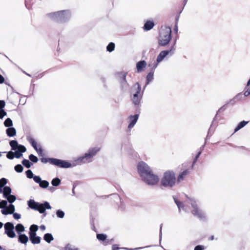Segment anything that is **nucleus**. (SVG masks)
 Here are the masks:
<instances>
[{
	"label": "nucleus",
	"mask_w": 250,
	"mask_h": 250,
	"mask_svg": "<svg viewBox=\"0 0 250 250\" xmlns=\"http://www.w3.org/2000/svg\"><path fill=\"white\" fill-rule=\"evenodd\" d=\"M4 82V79L3 77L0 74V83H2Z\"/></svg>",
	"instance_id": "obj_61"
},
{
	"label": "nucleus",
	"mask_w": 250,
	"mask_h": 250,
	"mask_svg": "<svg viewBox=\"0 0 250 250\" xmlns=\"http://www.w3.org/2000/svg\"><path fill=\"white\" fill-rule=\"evenodd\" d=\"M226 109V108L225 107V105H223V106H222L221 107H220L219 109V110L217 112V113L215 115V117H214V118L213 119V120L212 121L211 125V126H210V128H209V129L208 130V134H209V132L211 131V127L213 125L214 122H215V120L216 119L218 113L219 112H222V111H224Z\"/></svg>",
	"instance_id": "obj_22"
},
{
	"label": "nucleus",
	"mask_w": 250,
	"mask_h": 250,
	"mask_svg": "<svg viewBox=\"0 0 250 250\" xmlns=\"http://www.w3.org/2000/svg\"><path fill=\"white\" fill-rule=\"evenodd\" d=\"M182 12V11H181L179 13V14L177 15V16L175 18V24H178V21H179V17H180V14Z\"/></svg>",
	"instance_id": "obj_59"
},
{
	"label": "nucleus",
	"mask_w": 250,
	"mask_h": 250,
	"mask_svg": "<svg viewBox=\"0 0 250 250\" xmlns=\"http://www.w3.org/2000/svg\"><path fill=\"white\" fill-rule=\"evenodd\" d=\"M139 118V114H135L134 115H131L129 118L130 120V122L128 125V127L129 128H132L136 124Z\"/></svg>",
	"instance_id": "obj_16"
},
{
	"label": "nucleus",
	"mask_w": 250,
	"mask_h": 250,
	"mask_svg": "<svg viewBox=\"0 0 250 250\" xmlns=\"http://www.w3.org/2000/svg\"><path fill=\"white\" fill-rule=\"evenodd\" d=\"M248 123V122L243 121L240 122L237 126L234 129V132H237L238 130H239L240 129L244 127L246 125H247Z\"/></svg>",
	"instance_id": "obj_26"
},
{
	"label": "nucleus",
	"mask_w": 250,
	"mask_h": 250,
	"mask_svg": "<svg viewBox=\"0 0 250 250\" xmlns=\"http://www.w3.org/2000/svg\"><path fill=\"white\" fill-rule=\"evenodd\" d=\"M29 159L31 162L33 163H37L38 161V157L32 154L29 155Z\"/></svg>",
	"instance_id": "obj_41"
},
{
	"label": "nucleus",
	"mask_w": 250,
	"mask_h": 250,
	"mask_svg": "<svg viewBox=\"0 0 250 250\" xmlns=\"http://www.w3.org/2000/svg\"><path fill=\"white\" fill-rule=\"evenodd\" d=\"M9 145L12 150H15L14 156L16 158H20L22 156V153L26 150V147L18 144L16 140H12L9 142Z\"/></svg>",
	"instance_id": "obj_8"
},
{
	"label": "nucleus",
	"mask_w": 250,
	"mask_h": 250,
	"mask_svg": "<svg viewBox=\"0 0 250 250\" xmlns=\"http://www.w3.org/2000/svg\"><path fill=\"white\" fill-rule=\"evenodd\" d=\"M27 141L30 143L32 147L35 149V150L37 151L38 155L40 156H42L43 154V150L41 147H40L39 148L37 147V143L35 141V140L32 138L31 137L28 136L27 137Z\"/></svg>",
	"instance_id": "obj_13"
},
{
	"label": "nucleus",
	"mask_w": 250,
	"mask_h": 250,
	"mask_svg": "<svg viewBox=\"0 0 250 250\" xmlns=\"http://www.w3.org/2000/svg\"><path fill=\"white\" fill-rule=\"evenodd\" d=\"M12 192L11 188L9 186H5L3 190V196L4 198H7V196L10 195Z\"/></svg>",
	"instance_id": "obj_23"
},
{
	"label": "nucleus",
	"mask_w": 250,
	"mask_h": 250,
	"mask_svg": "<svg viewBox=\"0 0 250 250\" xmlns=\"http://www.w3.org/2000/svg\"><path fill=\"white\" fill-rule=\"evenodd\" d=\"M189 173V171L187 169L183 171L181 173H180L177 178V182H180L183 181L185 176L187 175Z\"/></svg>",
	"instance_id": "obj_25"
},
{
	"label": "nucleus",
	"mask_w": 250,
	"mask_h": 250,
	"mask_svg": "<svg viewBox=\"0 0 250 250\" xmlns=\"http://www.w3.org/2000/svg\"><path fill=\"white\" fill-rule=\"evenodd\" d=\"M201 151H199L197 154L196 155V156H195V158L193 160V163H192V167H193L194 166V165H195V164L196 163L197 159H198V158L199 157L200 155H201Z\"/></svg>",
	"instance_id": "obj_48"
},
{
	"label": "nucleus",
	"mask_w": 250,
	"mask_h": 250,
	"mask_svg": "<svg viewBox=\"0 0 250 250\" xmlns=\"http://www.w3.org/2000/svg\"><path fill=\"white\" fill-rule=\"evenodd\" d=\"M107 236L103 233L97 234V238L101 241H104L106 239Z\"/></svg>",
	"instance_id": "obj_36"
},
{
	"label": "nucleus",
	"mask_w": 250,
	"mask_h": 250,
	"mask_svg": "<svg viewBox=\"0 0 250 250\" xmlns=\"http://www.w3.org/2000/svg\"><path fill=\"white\" fill-rule=\"evenodd\" d=\"M29 239H31L33 237L36 236V231L38 229V226L36 225H32L30 227Z\"/></svg>",
	"instance_id": "obj_15"
},
{
	"label": "nucleus",
	"mask_w": 250,
	"mask_h": 250,
	"mask_svg": "<svg viewBox=\"0 0 250 250\" xmlns=\"http://www.w3.org/2000/svg\"><path fill=\"white\" fill-rule=\"evenodd\" d=\"M43 239L47 243H50L52 240H53L54 238L51 233H47L44 235Z\"/></svg>",
	"instance_id": "obj_27"
},
{
	"label": "nucleus",
	"mask_w": 250,
	"mask_h": 250,
	"mask_svg": "<svg viewBox=\"0 0 250 250\" xmlns=\"http://www.w3.org/2000/svg\"><path fill=\"white\" fill-rule=\"evenodd\" d=\"M34 181L36 183L39 184L42 181V179L39 176L34 175L33 177Z\"/></svg>",
	"instance_id": "obj_47"
},
{
	"label": "nucleus",
	"mask_w": 250,
	"mask_h": 250,
	"mask_svg": "<svg viewBox=\"0 0 250 250\" xmlns=\"http://www.w3.org/2000/svg\"><path fill=\"white\" fill-rule=\"evenodd\" d=\"M101 148L99 147H90L87 152L85 153L83 156L79 157L77 161L79 164H82L86 163H90L92 161V158L96 156Z\"/></svg>",
	"instance_id": "obj_3"
},
{
	"label": "nucleus",
	"mask_w": 250,
	"mask_h": 250,
	"mask_svg": "<svg viewBox=\"0 0 250 250\" xmlns=\"http://www.w3.org/2000/svg\"><path fill=\"white\" fill-rule=\"evenodd\" d=\"M159 63V62H158L156 61V62H154L152 63H149L148 66L149 67H151L150 71L154 72Z\"/></svg>",
	"instance_id": "obj_37"
},
{
	"label": "nucleus",
	"mask_w": 250,
	"mask_h": 250,
	"mask_svg": "<svg viewBox=\"0 0 250 250\" xmlns=\"http://www.w3.org/2000/svg\"><path fill=\"white\" fill-rule=\"evenodd\" d=\"M173 198L175 203L176 204V205L177 206V207L178 208L179 211L180 212L182 209L186 211V209L185 208V206L183 205V203L182 202H181V201L178 200L177 199H176L174 196H173Z\"/></svg>",
	"instance_id": "obj_20"
},
{
	"label": "nucleus",
	"mask_w": 250,
	"mask_h": 250,
	"mask_svg": "<svg viewBox=\"0 0 250 250\" xmlns=\"http://www.w3.org/2000/svg\"><path fill=\"white\" fill-rule=\"evenodd\" d=\"M5 233L10 238H14L16 234L14 231V224L11 222H7L4 224Z\"/></svg>",
	"instance_id": "obj_11"
},
{
	"label": "nucleus",
	"mask_w": 250,
	"mask_h": 250,
	"mask_svg": "<svg viewBox=\"0 0 250 250\" xmlns=\"http://www.w3.org/2000/svg\"><path fill=\"white\" fill-rule=\"evenodd\" d=\"M4 125L5 127H11L13 125V122L12 120L8 118L4 122Z\"/></svg>",
	"instance_id": "obj_31"
},
{
	"label": "nucleus",
	"mask_w": 250,
	"mask_h": 250,
	"mask_svg": "<svg viewBox=\"0 0 250 250\" xmlns=\"http://www.w3.org/2000/svg\"><path fill=\"white\" fill-rule=\"evenodd\" d=\"M192 208L191 212L192 214L201 221H205L206 219V213L201 209L198 206L197 201L194 198L188 197Z\"/></svg>",
	"instance_id": "obj_6"
},
{
	"label": "nucleus",
	"mask_w": 250,
	"mask_h": 250,
	"mask_svg": "<svg viewBox=\"0 0 250 250\" xmlns=\"http://www.w3.org/2000/svg\"><path fill=\"white\" fill-rule=\"evenodd\" d=\"M235 102V99H234V97L233 99H230L229 100V101L228 103H227V104H229V103H230L231 104H234Z\"/></svg>",
	"instance_id": "obj_62"
},
{
	"label": "nucleus",
	"mask_w": 250,
	"mask_h": 250,
	"mask_svg": "<svg viewBox=\"0 0 250 250\" xmlns=\"http://www.w3.org/2000/svg\"><path fill=\"white\" fill-rule=\"evenodd\" d=\"M13 215V217L16 220H18L19 219L21 218V214L18 213H16V212H14L13 213H12Z\"/></svg>",
	"instance_id": "obj_52"
},
{
	"label": "nucleus",
	"mask_w": 250,
	"mask_h": 250,
	"mask_svg": "<svg viewBox=\"0 0 250 250\" xmlns=\"http://www.w3.org/2000/svg\"><path fill=\"white\" fill-rule=\"evenodd\" d=\"M7 180L5 178H2L0 179V186H2V187H4L5 185L7 184Z\"/></svg>",
	"instance_id": "obj_45"
},
{
	"label": "nucleus",
	"mask_w": 250,
	"mask_h": 250,
	"mask_svg": "<svg viewBox=\"0 0 250 250\" xmlns=\"http://www.w3.org/2000/svg\"><path fill=\"white\" fill-rule=\"evenodd\" d=\"M9 209V212L10 213V214H11L12 213H13L15 210V208L14 205H13L12 204H10L8 207Z\"/></svg>",
	"instance_id": "obj_43"
},
{
	"label": "nucleus",
	"mask_w": 250,
	"mask_h": 250,
	"mask_svg": "<svg viewBox=\"0 0 250 250\" xmlns=\"http://www.w3.org/2000/svg\"><path fill=\"white\" fill-rule=\"evenodd\" d=\"M171 29L170 27H165L161 30L159 39V45L162 46L167 45L171 40Z\"/></svg>",
	"instance_id": "obj_4"
},
{
	"label": "nucleus",
	"mask_w": 250,
	"mask_h": 250,
	"mask_svg": "<svg viewBox=\"0 0 250 250\" xmlns=\"http://www.w3.org/2000/svg\"><path fill=\"white\" fill-rule=\"evenodd\" d=\"M18 241L22 244H25L28 241V238L25 234L21 233L19 234Z\"/></svg>",
	"instance_id": "obj_19"
},
{
	"label": "nucleus",
	"mask_w": 250,
	"mask_h": 250,
	"mask_svg": "<svg viewBox=\"0 0 250 250\" xmlns=\"http://www.w3.org/2000/svg\"><path fill=\"white\" fill-rule=\"evenodd\" d=\"M134 87L137 86V90L136 92L133 94L132 98V103L138 106H140L141 100L142 99V95L140 94L141 90V86L139 83H136L134 85Z\"/></svg>",
	"instance_id": "obj_9"
},
{
	"label": "nucleus",
	"mask_w": 250,
	"mask_h": 250,
	"mask_svg": "<svg viewBox=\"0 0 250 250\" xmlns=\"http://www.w3.org/2000/svg\"><path fill=\"white\" fill-rule=\"evenodd\" d=\"M7 199L8 201L10 203L12 204L13 202L15 201L16 200V197L14 195L10 194L7 196V198H5Z\"/></svg>",
	"instance_id": "obj_35"
},
{
	"label": "nucleus",
	"mask_w": 250,
	"mask_h": 250,
	"mask_svg": "<svg viewBox=\"0 0 250 250\" xmlns=\"http://www.w3.org/2000/svg\"><path fill=\"white\" fill-rule=\"evenodd\" d=\"M247 87L248 86H246L245 88L247 89L244 91V95L245 97H248V96H249L250 95V87L247 88Z\"/></svg>",
	"instance_id": "obj_50"
},
{
	"label": "nucleus",
	"mask_w": 250,
	"mask_h": 250,
	"mask_svg": "<svg viewBox=\"0 0 250 250\" xmlns=\"http://www.w3.org/2000/svg\"><path fill=\"white\" fill-rule=\"evenodd\" d=\"M46 16L54 22L65 23L70 20L71 13L69 10H63L47 13Z\"/></svg>",
	"instance_id": "obj_2"
},
{
	"label": "nucleus",
	"mask_w": 250,
	"mask_h": 250,
	"mask_svg": "<svg viewBox=\"0 0 250 250\" xmlns=\"http://www.w3.org/2000/svg\"><path fill=\"white\" fill-rule=\"evenodd\" d=\"M154 73V72L150 70V72L147 75L146 83L144 88L147 84L149 83L150 82H151L153 80Z\"/></svg>",
	"instance_id": "obj_24"
},
{
	"label": "nucleus",
	"mask_w": 250,
	"mask_h": 250,
	"mask_svg": "<svg viewBox=\"0 0 250 250\" xmlns=\"http://www.w3.org/2000/svg\"><path fill=\"white\" fill-rule=\"evenodd\" d=\"M111 196L113 197V198L116 200V201H118L119 200L120 201H121V198L119 196V195L118 194H111Z\"/></svg>",
	"instance_id": "obj_51"
},
{
	"label": "nucleus",
	"mask_w": 250,
	"mask_h": 250,
	"mask_svg": "<svg viewBox=\"0 0 250 250\" xmlns=\"http://www.w3.org/2000/svg\"><path fill=\"white\" fill-rule=\"evenodd\" d=\"M65 213L61 209H58L56 211V215L59 218H63L64 216Z\"/></svg>",
	"instance_id": "obj_39"
},
{
	"label": "nucleus",
	"mask_w": 250,
	"mask_h": 250,
	"mask_svg": "<svg viewBox=\"0 0 250 250\" xmlns=\"http://www.w3.org/2000/svg\"><path fill=\"white\" fill-rule=\"evenodd\" d=\"M26 176L29 179H32L34 177V175L33 174L32 171L30 169H28L25 172Z\"/></svg>",
	"instance_id": "obj_42"
},
{
	"label": "nucleus",
	"mask_w": 250,
	"mask_h": 250,
	"mask_svg": "<svg viewBox=\"0 0 250 250\" xmlns=\"http://www.w3.org/2000/svg\"><path fill=\"white\" fill-rule=\"evenodd\" d=\"M14 169L16 172L21 173L23 171V167L21 164H18L15 166Z\"/></svg>",
	"instance_id": "obj_38"
},
{
	"label": "nucleus",
	"mask_w": 250,
	"mask_h": 250,
	"mask_svg": "<svg viewBox=\"0 0 250 250\" xmlns=\"http://www.w3.org/2000/svg\"><path fill=\"white\" fill-rule=\"evenodd\" d=\"M61 180L59 178L56 177L52 180L51 184L54 187H57L61 184Z\"/></svg>",
	"instance_id": "obj_30"
},
{
	"label": "nucleus",
	"mask_w": 250,
	"mask_h": 250,
	"mask_svg": "<svg viewBox=\"0 0 250 250\" xmlns=\"http://www.w3.org/2000/svg\"><path fill=\"white\" fill-rule=\"evenodd\" d=\"M7 135L9 137H13L16 134V130L14 127H8L6 130Z\"/></svg>",
	"instance_id": "obj_21"
},
{
	"label": "nucleus",
	"mask_w": 250,
	"mask_h": 250,
	"mask_svg": "<svg viewBox=\"0 0 250 250\" xmlns=\"http://www.w3.org/2000/svg\"><path fill=\"white\" fill-rule=\"evenodd\" d=\"M120 249V248L118 247L117 245H113L112 250H119Z\"/></svg>",
	"instance_id": "obj_60"
},
{
	"label": "nucleus",
	"mask_w": 250,
	"mask_h": 250,
	"mask_svg": "<svg viewBox=\"0 0 250 250\" xmlns=\"http://www.w3.org/2000/svg\"><path fill=\"white\" fill-rule=\"evenodd\" d=\"M22 164L26 168H30L31 166L32 165V164L31 162L29 161V160L27 159H24L22 162Z\"/></svg>",
	"instance_id": "obj_29"
},
{
	"label": "nucleus",
	"mask_w": 250,
	"mask_h": 250,
	"mask_svg": "<svg viewBox=\"0 0 250 250\" xmlns=\"http://www.w3.org/2000/svg\"><path fill=\"white\" fill-rule=\"evenodd\" d=\"M127 74V73L125 72H121L118 74L120 78V83L123 89H126L128 87L129 85L126 80Z\"/></svg>",
	"instance_id": "obj_12"
},
{
	"label": "nucleus",
	"mask_w": 250,
	"mask_h": 250,
	"mask_svg": "<svg viewBox=\"0 0 250 250\" xmlns=\"http://www.w3.org/2000/svg\"><path fill=\"white\" fill-rule=\"evenodd\" d=\"M5 105V102L3 100H0V110L3 109Z\"/></svg>",
	"instance_id": "obj_55"
},
{
	"label": "nucleus",
	"mask_w": 250,
	"mask_h": 250,
	"mask_svg": "<svg viewBox=\"0 0 250 250\" xmlns=\"http://www.w3.org/2000/svg\"><path fill=\"white\" fill-rule=\"evenodd\" d=\"M28 207L35 210L38 209V208L41 206V203L35 201L33 199H30L27 202Z\"/></svg>",
	"instance_id": "obj_14"
},
{
	"label": "nucleus",
	"mask_w": 250,
	"mask_h": 250,
	"mask_svg": "<svg viewBox=\"0 0 250 250\" xmlns=\"http://www.w3.org/2000/svg\"><path fill=\"white\" fill-rule=\"evenodd\" d=\"M205 247L202 245H197L195 248L194 250H204Z\"/></svg>",
	"instance_id": "obj_54"
},
{
	"label": "nucleus",
	"mask_w": 250,
	"mask_h": 250,
	"mask_svg": "<svg viewBox=\"0 0 250 250\" xmlns=\"http://www.w3.org/2000/svg\"><path fill=\"white\" fill-rule=\"evenodd\" d=\"M41 237L38 236L33 237L31 239H30L32 243L33 244H39L41 242Z\"/></svg>",
	"instance_id": "obj_33"
},
{
	"label": "nucleus",
	"mask_w": 250,
	"mask_h": 250,
	"mask_svg": "<svg viewBox=\"0 0 250 250\" xmlns=\"http://www.w3.org/2000/svg\"><path fill=\"white\" fill-rule=\"evenodd\" d=\"M175 182L176 178L174 173L173 171H167L164 173L161 184L165 187L171 188L175 185Z\"/></svg>",
	"instance_id": "obj_7"
},
{
	"label": "nucleus",
	"mask_w": 250,
	"mask_h": 250,
	"mask_svg": "<svg viewBox=\"0 0 250 250\" xmlns=\"http://www.w3.org/2000/svg\"><path fill=\"white\" fill-rule=\"evenodd\" d=\"M174 31L175 33H177L178 32V24H175L174 27Z\"/></svg>",
	"instance_id": "obj_63"
},
{
	"label": "nucleus",
	"mask_w": 250,
	"mask_h": 250,
	"mask_svg": "<svg viewBox=\"0 0 250 250\" xmlns=\"http://www.w3.org/2000/svg\"><path fill=\"white\" fill-rule=\"evenodd\" d=\"M147 64L145 61L143 60L138 62L136 63V68L138 72H140L144 70Z\"/></svg>",
	"instance_id": "obj_17"
},
{
	"label": "nucleus",
	"mask_w": 250,
	"mask_h": 250,
	"mask_svg": "<svg viewBox=\"0 0 250 250\" xmlns=\"http://www.w3.org/2000/svg\"><path fill=\"white\" fill-rule=\"evenodd\" d=\"M36 210L38 211L40 213H44L45 212L44 208L42 206H40Z\"/></svg>",
	"instance_id": "obj_49"
},
{
	"label": "nucleus",
	"mask_w": 250,
	"mask_h": 250,
	"mask_svg": "<svg viewBox=\"0 0 250 250\" xmlns=\"http://www.w3.org/2000/svg\"><path fill=\"white\" fill-rule=\"evenodd\" d=\"M155 24L152 21H147L144 24L143 29L145 31H149L153 28Z\"/></svg>",
	"instance_id": "obj_18"
},
{
	"label": "nucleus",
	"mask_w": 250,
	"mask_h": 250,
	"mask_svg": "<svg viewBox=\"0 0 250 250\" xmlns=\"http://www.w3.org/2000/svg\"><path fill=\"white\" fill-rule=\"evenodd\" d=\"M41 162L43 163L49 162L51 165L61 168H67L72 167V164L65 160L53 158H42Z\"/></svg>",
	"instance_id": "obj_5"
},
{
	"label": "nucleus",
	"mask_w": 250,
	"mask_h": 250,
	"mask_svg": "<svg viewBox=\"0 0 250 250\" xmlns=\"http://www.w3.org/2000/svg\"><path fill=\"white\" fill-rule=\"evenodd\" d=\"M64 250H74V249L71 248L70 247L68 246V245H67L65 247Z\"/></svg>",
	"instance_id": "obj_64"
},
{
	"label": "nucleus",
	"mask_w": 250,
	"mask_h": 250,
	"mask_svg": "<svg viewBox=\"0 0 250 250\" xmlns=\"http://www.w3.org/2000/svg\"><path fill=\"white\" fill-rule=\"evenodd\" d=\"M6 157L8 159L12 160L15 157L14 153H13V151H10L8 152V153H7V154L6 155Z\"/></svg>",
	"instance_id": "obj_46"
},
{
	"label": "nucleus",
	"mask_w": 250,
	"mask_h": 250,
	"mask_svg": "<svg viewBox=\"0 0 250 250\" xmlns=\"http://www.w3.org/2000/svg\"><path fill=\"white\" fill-rule=\"evenodd\" d=\"M6 114V112L3 109L0 110V119H2Z\"/></svg>",
	"instance_id": "obj_53"
},
{
	"label": "nucleus",
	"mask_w": 250,
	"mask_h": 250,
	"mask_svg": "<svg viewBox=\"0 0 250 250\" xmlns=\"http://www.w3.org/2000/svg\"><path fill=\"white\" fill-rule=\"evenodd\" d=\"M138 173L142 180L148 185L153 186L159 182V178L157 175L154 174L148 166L143 161L140 162L137 165Z\"/></svg>",
	"instance_id": "obj_1"
},
{
	"label": "nucleus",
	"mask_w": 250,
	"mask_h": 250,
	"mask_svg": "<svg viewBox=\"0 0 250 250\" xmlns=\"http://www.w3.org/2000/svg\"><path fill=\"white\" fill-rule=\"evenodd\" d=\"M49 182L46 180H42L41 183H39V186L42 188H46L48 187Z\"/></svg>",
	"instance_id": "obj_32"
},
{
	"label": "nucleus",
	"mask_w": 250,
	"mask_h": 250,
	"mask_svg": "<svg viewBox=\"0 0 250 250\" xmlns=\"http://www.w3.org/2000/svg\"><path fill=\"white\" fill-rule=\"evenodd\" d=\"M7 206V201L6 200H2L0 202V208H4Z\"/></svg>",
	"instance_id": "obj_44"
},
{
	"label": "nucleus",
	"mask_w": 250,
	"mask_h": 250,
	"mask_svg": "<svg viewBox=\"0 0 250 250\" xmlns=\"http://www.w3.org/2000/svg\"><path fill=\"white\" fill-rule=\"evenodd\" d=\"M41 206H43L45 210L51 209V207L47 201H45L43 203H41Z\"/></svg>",
	"instance_id": "obj_40"
},
{
	"label": "nucleus",
	"mask_w": 250,
	"mask_h": 250,
	"mask_svg": "<svg viewBox=\"0 0 250 250\" xmlns=\"http://www.w3.org/2000/svg\"><path fill=\"white\" fill-rule=\"evenodd\" d=\"M1 211L2 214L3 215L10 214L9 212L7 209H3L1 210Z\"/></svg>",
	"instance_id": "obj_58"
},
{
	"label": "nucleus",
	"mask_w": 250,
	"mask_h": 250,
	"mask_svg": "<svg viewBox=\"0 0 250 250\" xmlns=\"http://www.w3.org/2000/svg\"><path fill=\"white\" fill-rule=\"evenodd\" d=\"M115 45L114 42H110L106 46L107 51H109V52H112L115 49Z\"/></svg>",
	"instance_id": "obj_34"
},
{
	"label": "nucleus",
	"mask_w": 250,
	"mask_h": 250,
	"mask_svg": "<svg viewBox=\"0 0 250 250\" xmlns=\"http://www.w3.org/2000/svg\"><path fill=\"white\" fill-rule=\"evenodd\" d=\"M162 227H163V224H161L160 225V232H159V239H160V241H161V239H162Z\"/></svg>",
	"instance_id": "obj_57"
},
{
	"label": "nucleus",
	"mask_w": 250,
	"mask_h": 250,
	"mask_svg": "<svg viewBox=\"0 0 250 250\" xmlns=\"http://www.w3.org/2000/svg\"><path fill=\"white\" fill-rule=\"evenodd\" d=\"M175 50L174 44L169 49L161 51L156 59L158 62H161L167 56H171L174 54Z\"/></svg>",
	"instance_id": "obj_10"
},
{
	"label": "nucleus",
	"mask_w": 250,
	"mask_h": 250,
	"mask_svg": "<svg viewBox=\"0 0 250 250\" xmlns=\"http://www.w3.org/2000/svg\"><path fill=\"white\" fill-rule=\"evenodd\" d=\"M242 98V94L241 93L238 94L234 97V99H235V100H237V101L241 100Z\"/></svg>",
	"instance_id": "obj_56"
},
{
	"label": "nucleus",
	"mask_w": 250,
	"mask_h": 250,
	"mask_svg": "<svg viewBox=\"0 0 250 250\" xmlns=\"http://www.w3.org/2000/svg\"><path fill=\"white\" fill-rule=\"evenodd\" d=\"M24 227L21 224H18L15 227V229L18 234H21L24 231Z\"/></svg>",
	"instance_id": "obj_28"
}]
</instances>
